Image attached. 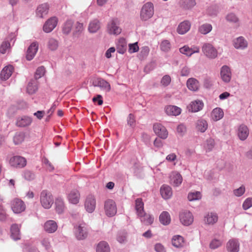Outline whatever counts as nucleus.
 I'll return each mask as SVG.
<instances>
[{"label": "nucleus", "instance_id": "obj_1", "mask_svg": "<svg viewBox=\"0 0 252 252\" xmlns=\"http://www.w3.org/2000/svg\"><path fill=\"white\" fill-rule=\"evenodd\" d=\"M40 201L42 206L46 209H50L54 203V198L52 194L46 190H42L40 195Z\"/></svg>", "mask_w": 252, "mask_h": 252}, {"label": "nucleus", "instance_id": "obj_2", "mask_svg": "<svg viewBox=\"0 0 252 252\" xmlns=\"http://www.w3.org/2000/svg\"><path fill=\"white\" fill-rule=\"evenodd\" d=\"M154 8L152 2H147L143 5L140 11V19L146 21L150 19L154 15Z\"/></svg>", "mask_w": 252, "mask_h": 252}, {"label": "nucleus", "instance_id": "obj_3", "mask_svg": "<svg viewBox=\"0 0 252 252\" xmlns=\"http://www.w3.org/2000/svg\"><path fill=\"white\" fill-rule=\"evenodd\" d=\"M202 51L207 57L210 59H214L218 56L217 49L209 43H206L203 45Z\"/></svg>", "mask_w": 252, "mask_h": 252}, {"label": "nucleus", "instance_id": "obj_4", "mask_svg": "<svg viewBox=\"0 0 252 252\" xmlns=\"http://www.w3.org/2000/svg\"><path fill=\"white\" fill-rule=\"evenodd\" d=\"M74 233L77 240L86 239L88 236V230L85 223H81L75 228Z\"/></svg>", "mask_w": 252, "mask_h": 252}, {"label": "nucleus", "instance_id": "obj_5", "mask_svg": "<svg viewBox=\"0 0 252 252\" xmlns=\"http://www.w3.org/2000/svg\"><path fill=\"white\" fill-rule=\"evenodd\" d=\"M9 163L13 167L21 168L26 165L27 160L22 157L15 156L10 158Z\"/></svg>", "mask_w": 252, "mask_h": 252}, {"label": "nucleus", "instance_id": "obj_6", "mask_svg": "<svg viewBox=\"0 0 252 252\" xmlns=\"http://www.w3.org/2000/svg\"><path fill=\"white\" fill-rule=\"evenodd\" d=\"M104 210L107 216H114L117 213V207L115 202L112 199L106 200L104 204Z\"/></svg>", "mask_w": 252, "mask_h": 252}, {"label": "nucleus", "instance_id": "obj_7", "mask_svg": "<svg viewBox=\"0 0 252 252\" xmlns=\"http://www.w3.org/2000/svg\"><path fill=\"white\" fill-rule=\"evenodd\" d=\"M11 209L14 213H21L25 211L26 205L21 199L15 198L11 202Z\"/></svg>", "mask_w": 252, "mask_h": 252}, {"label": "nucleus", "instance_id": "obj_8", "mask_svg": "<svg viewBox=\"0 0 252 252\" xmlns=\"http://www.w3.org/2000/svg\"><path fill=\"white\" fill-rule=\"evenodd\" d=\"M153 130L155 133L161 139H165L168 137V132L166 128L159 123L154 125Z\"/></svg>", "mask_w": 252, "mask_h": 252}, {"label": "nucleus", "instance_id": "obj_9", "mask_svg": "<svg viewBox=\"0 0 252 252\" xmlns=\"http://www.w3.org/2000/svg\"><path fill=\"white\" fill-rule=\"evenodd\" d=\"M58 19L56 17H52L48 19L43 26V30L45 32H51L56 27Z\"/></svg>", "mask_w": 252, "mask_h": 252}, {"label": "nucleus", "instance_id": "obj_10", "mask_svg": "<svg viewBox=\"0 0 252 252\" xmlns=\"http://www.w3.org/2000/svg\"><path fill=\"white\" fill-rule=\"evenodd\" d=\"M86 211L90 213L94 211L95 208L96 202L95 198L92 195H88L85 200L84 203Z\"/></svg>", "mask_w": 252, "mask_h": 252}, {"label": "nucleus", "instance_id": "obj_11", "mask_svg": "<svg viewBox=\"0 0 252 252\" xmlns=\"http://www.w3.org/2000/svg\"><path fill=\"white\" fill-rule=\"evenodd\" d=\"M38 49L37 42H32L27 49L26 58L27 61H30L33 59Z\"/></svg>", "mask_w": 252, "mask_h": 252}, {"label": "nucleus", "instance_id": "obj_12", "mask_svg": "<svg viewBox=\"0 0 252 252\" xmlns=\"http://www.w3.org/2000/svg\"><path fill=\"white\" fill-rule=\"evenodd\" d=\"M218 220V216L214 212H208L204 215L203 221L205 224L208 225H213Z\"/></svg>", "mask_w": 252, "mask_h": 252}, {"label": "nucleus", "instance_id": "obj_13", "mask_svg": "<svg viewBox=\"0 0 252 252\" xmlns=\"http://www.w3.org/2000/svg\"><path fill=\"white\" fill-rule=\"evenodd\" d=\"M108 32L109 34L118 35L121 32V29L117 25L115 20H112L108 24Z\"/></svg>", "mask_w": 252, "mask_h": 252}, {"label": "nucleus", "instance_id": "obj_14", "mask_svg": "<svg viewBox=\"0 0 252 252\" xmlns=\"http://www.w3.org/2000/svg\"><path fill=\"white\" fill-rule=\"evenodd\" d=\"M14 67L11 64L5 66L0 72V79L2 80H7L11 76Z\"/></svg>", "mask_w": 252, "mask_h": 252}, {"label": "nucleus", "instance_id": "obj_15", "mask_svg": "<svg viewBox=\"0 0 252 252\" xmlns=\"http://www.w3.org/2000/svg\"><path fill=\"white\" fill-rule=\"evenodd\" d=\"M93 84L94 86L99 87L106 92H109L111 89L109 83L102 78H97L94 80Z\"/></svg>", "mask_w": 252, "mask_h": 252}, {"label": "nucleus", "instance_id": "obj_16", "mask_svg": "<svg viewBox=\"0 0 252 252\" xmlns=\"http://www.w3.org/2000/svg\"><path fill=\"white\" fill-rule=\"evenodd\" d=\"M220 77L224 82L226 83L230 82L231 78V73L229 67L227 65H224L221 67Z\"/></svg>", "mask_w": 252, "mask_h": 252}, {"label": "nucleus", "instance_id": "obj_17", "mask_svg": "<svg viewBox=\"0 0 252 252\" xmlns=\"http://www.w3.org/2000/svg\"><path fill=\"white\" fill-rule=\"evenodd\" d=\"M166 114L169 116H178L181 114V109L174 105H168L164 107Z\"/></svg>", "mask_w": 252, "mask_h": 252}, {"label": "nucleus", "instance_id": "obj_18", "mask_svg": "<svg viewBox=\"0 0 252 252\" xmlns=\"http://www.w3.org/2000/svg\"><path fill=\"white\" fill-rule=\"evenodd\" d=\"M58 228L56 222L53 220H49L46 221L44 225V229L45 231L49 233L55 232Z\"/></svg>", "mask_w": 252, "mask_h": 252}, {"label": "nucleus", "instance_id": "obj_19", "mask_svg": "<svg viewBox=\"0 0 252 252\" xmlns=\"http://www.w3.org/2000/svg\"><path fill=\"white\" fill-rule=\"evenodd\" d=\"M160 192L162 198L164 199H169L173 194L171 188L166 185H163L161 187Z\"/></svg>", "mask_w": 252, "mask_h": 252}, {"label": "nucleus", "instance_id": "obj_20", "mask_svg": "<svg viewBox=\"0 0 252 252\" xmlns=\"http://www.w3.org/2000/svg\"><path fill=\"white\" fill-rule=\"evenodd\" d=\"M170 183L174 186L178 187L182 182V177L178 172H173L170 176Z\"/></svg>", "mask_w": 252, "mask_h": 252}, {"label": "nucleus", "instance_id": "obj_21", "mask_svg": "<svg viewBox=\"0 0 252 252\" xmlns=\"http://www.w3.org/2000/svg\"><path fill=\"white\" fill-rule=\"evenodd\" d=\"M49 11V6L47 4L43 3L39 5L36 11V14L37 17L42 18L46 15Z\"/></svg>", "mask_w": 252, "mask_h": 252}, {"label": "nucleus", "instance_id": "obj_22", "mask_svg": "<svg viewBox=\"0 0 252 252\" xmlns=\"http://www.w3.org/2000/svg\"><path fill=\"white\" fill-rule=\"evenodd\" d=\"M138 217L141 222L147 225L152 224L154 220V217L152 215L146 214L145 212L143 214L138 215Z\"/></svg>", "mask_w": 252, "mask_h": 252}, {"label": "nucleus", "instance_id": "obj_23", "mask_svg": "<svg viewBox=\"0 0 252 252\" xmlns=\"http://www.w3.org/2000/svg\"><path fill=\"white\" fill-rule=\"evenodd\" d=\"M180 222L184 225H189V211L187 210H182L179 214Z\"/></svg>", "mask_w": 252, "mask_h": 252}, {"label": "nucleus", "instance_id": "obj_24", "mask_svg": "<svg viewBox=\"0 0 252 252\" xmlns=\"http://www.w3.org/2000/svg\"><path fill=\"white\" fill-rule=\"evenodd\" d=\"M226 248L229 252H238L239 250V244L237 240L232 239L227 242Z\"/></svg>", "mask_w": 252, "mask_h": 252}, {"label": "nucleus", "instance_id": "obj_25", "mask_svg": "<svg viewBox=\"0 0 252 252\" xmlns=\"http://www.w3.org/2000/svg\"><path fill=\"white\" fill-rule=\"evenodd\" d=\"M69 201L72 204H77L80 199V193L76 189H73L68 195Z\"/></svg>", "mask_w": 252, "mask_h": 252}, {"label": "nucleus", "instance_id": "obj_26", "mask_svg": "<svg viewBox=\"0 0 252 252\" xmlns=\"http://www.w3.org/2000/svg\"><path fill=\"white\" fill-rule=\"evenodd\" d=\"M204 106V103L202 100H196L191 102L190 104V110L192 112H197L201 110Z\"/></svg>", "mask_w": 252, "mask_h": 252}, {"label": "nucleus", "instance_id": "obj_27", "mask_svg": "<svg viewBox=\"0 0 252 252\" xmlns=\"http://www.w3.org/2000/svg\"><path fill=\"white\" fill-rule=\"evenodd\" d=\"M249 131L248 127L245 125H241L238 130V136L241 140H245L248 136Z\"/></svg>", "mask_w": 252, "mask_h": 252}, {"label": "nucleus", "instance_id": "obj_28", "mask_svg": "<svg viewBox=\"0 0 252 252\" xmlns=\"http://www.w3.org/2000/svg\"><path fill=\"white\" fill-rule=\"evenodd\" d=\"M223 112L220 108H216L214 109L211 114V117L214 121H217L222 118L223 117Z\"/></svg>", "mask_w": 252, "mask_h": 252}, {"label": "nucleus", "instance_id": "obj_29", "mask_svg": "<svg viewBox=\"0 0 252 252\" xmlns=\"http://www.w3.org/2000/svg\"><path fill=\"white\" fill-rule=\"evenodd\" d=\"M20 227L16 224H14L11 226V237L14 240H19L21 238Z\"/></svg>", "mask_w": 252, "mask_h": 252}, {"label": "nucleus", "instance_id": "obj_30", "mask_svg": "<svg viewBox=\"0 0 252 252\" xmlns=\"http://www.w3.org/2000/svg\"><path fill=\"white\" fill-rule=\"evenodd\" d=\"M32 122V119L28 116H23L19 118L16 122L18 126L25 127L29 126Z\"/></svg>", "mask_w": 252, "mask_h": 252}, {"label": "nucleus", "instance_id": "obj_31", "mask_svg": "<svg viewBox=\"0 0 252 252\" xmlns=\"http://www.w3.org/2000/svg\"><path fill=\"white\" fill-rule=\"evenodd\" d=\"M159 220L162 224L167 225L171 222L170 215L168 212L163 211L159 215Z\"/></svg>", "mask_w": 252, "mask_h": 252}, {"label": "nucleus", "instance_id": "obj_32", "mask_svg": "<svg viewBox=\"0 0 252 252\" xmlns=\"http://www.w3.org/2000/svg\"><path fill=\"white\" fill-rule=\"evenodd\" d=\"M15 38V35L14 34H10L7 37L8 40L7 41H4L2 43L0 46V53L1 54H5L6 51L10 48V43L9 42V39L11 41L13 39Z\"/></svg>", "mask_w": 252, "mask_h": 252}, {"label": "nucleus", "instance_id": "obj_33", "mask_svg": "<svg viewBox=\"0 0 252 252\" xmlns=\"http://www.w3.org/2000/svg\"><path fill=\"white\" fill-rule=\"evenodd\" d=\"M127 44L124 38H120L117 44V51L118 53L123 54L126 50Z\"/></svg>", "mask_w": 252, "mask_h": 252}, {"label": "nucleus", "instance_id": "obj_34", "mask_svg": "<svg viewBox=\"0 0 252 252\" xmlns=\"http://www.w3.org/2000/svg\"><path fill=\"white\" fill-rule=\"evenodd\" d=\"M56 211L58 214H62L65 209V206L63 199L61 197H58L55 200Z\"/></svg>", "mask_w": 252, "mask_h": 252}, {"label": "nucleus", "instance_id": "obj_35", "mask_svg": "<svg viewBox=\"0 0 252 252\" xmlns=\"http://www.w3.org/2000/svg\"><path fill=\"white\" fill-rule=\"evenodd\" d=\"M208 123L205 120L200 119L196 123V128L201 132H204L208 128Z\"/></svg>", "mask_w": 252, "mask_h": 252}, {"label": "nucleus", "instance_id": "obj_36", "mask_svg": "<svg viewBox=\"0 0 252 252\" xmlns=\"http://www.w3.org/2000/svg\"><path fill=\"white\" fill-rule=\"evenodd\" d=\"M248 43L243 37H239L234 41V46L237 49H243L247 47Z\"/></svg>", "mask_w": 252, "mask_h": 252}, {"label": "nucleus", "instance_id": "obj_37", "mask_svg": "<svg viewBox=\"0 0 252 252\" xmlns=\"http://www.w3.org/2000/svg\"><path fill=\"white\" fill-rule=\"evenodd\" d=\"M172 244L173 246L176 248L183 247L184 244L183 237L180 235L174 236L172 239Z\"/></svg>", "mask_w": 252, "mask_h": 252}, {"label": "nucleus", "instance_id": "obj_38", "mask_svg": "<svg viewBox=\"0 0 252 252\" xmlns=\"http://www.w3.org/2000/svg\"><path fill=\"white\" fill-rule=\"evenodd\" d=\"M135 208L136 211L137 216L143 214L144 210V203L141 198H137L135 200Z\"/></svg>", "mask_w": 252, "mask_h": 252}, {"label": "nucleus", "instance_id": "obj_39", "mask_svg": "<svg viewBox=\"0 0 252 252\" xmlns=\"http://www.w3.org/2000/svg\"><path fill=\"white\" fill-rule=\"evenodd\" d=\"M189 30V22L188 21L181 23L178 26L177 32L179 34H183Z\"/></svg>", "mask_w": 252, "mask_h": 252}, {"label": "nucleus", "instance_id": "obj_40", "mask_svg": "<svg viewBox=\"0 0 252 252\" xmlns=\"http://www.w3.org/2000/svg\"><path fill=\"white\" fill-rule=\"evenodd\" d=\"M38 89L37 83L36 80L31 81L27 86V91L29 94L35 93Z\"/></svg>", "mask_w": 252, "mask_h": 252}, {"label": "nucleus", "instance_id": "obj_41", "mask_svg": "<svg viewBox=\"0 0 252 252\" xmlns=\"http://www.w3.org/2000/svg\"><path fill=\"white\" fill-rule=\"evenodd\" d=\"M96 251V252H110L109 245L105 241H101L98 244Z\"/></svg>", "mask_w": 252, "mask_h": 252}, {"label": "nucleus", "instance_id": "obj_42", "mask_svg": "<svg viewBox=\"0 0 252 252\" xmlns=\"http://www.w3.org/2000/svg\"><path fill=\"white\" fill-rule=\"evenodd\" d=\"M100 28V22L97 20L92 21L89 26L88 30L90 32H96Z\"/></svg>", "mask_w": 252, "mask_h": 252}, {"label": "nucleus", "instance_id": "obj_43", "mask_svg": "<svg viewBox=\"0 0 252 252\" xmlns=\"http://www.w3.org/2000/svg\"><path fill=\"white\" fill-rule=\"evenodd\" d=\"M83 31V25L79 22H77L75 29L73 32V36L74 38H78L81 35Z\"/></svg>", "mask_w": 252, "mask_h": 252}, {"label": "nucleus", "instance_id": "obj_44", "mask_svg": "<svg viewBox=\"0 0 252 252\" xmlns=\"http://www.w3.org/2000/svg\"><path fill=\"white\" fill-rule=\"evenodd\" d=\"M73 22L71 20H67L63 24L62 28V31L63 34H68L72 28Z\"/></svg>", "mask_w": 252, "mask_h": 252}, {"label": "nucleus", "instance_id": "obj_45", "mask_svg": "<svg viewBox=\"0 0 252 252\" xmlns=\"http://www.w3.org/2000/svg\"><path fill=\"white\" fill-rule=\"evenodd\" d=\"M150 49L148 46H144L141 48L140 52L139 54L138 57L141 61L143 60L148 56Z\"/></svg>", "mask_w": 252, "mask_h": 252}, {"label": "nucleus", "instance_id": "obj_46", "mask_svg": "<svg viewBox=\"0 0 252 252\" xmlns=\"http://www.w3.org/2000/svg\"><path fill=\"white\" fill-rule=\"evenodd\" d=\"M200 87L199 81L195 78H190V91H196Z\"/></svg>", "mask_w": 252, "mask_h": 252}, {"label": "nucleus", "instance_id": "obj_47", "mask_svg": "<svg viewBox=\"0 0 252 252\" xmlns=\"http://www.w3.org/2000/svg\"><path fill=\"white\" fill-rule=\"evenodd\" d=\"M215 145V142L213 139L211 138L208 139L206 140V143L204 145V148L206 150V151L207 152L211 151L214 148Z\"/></svg>", "mask_w": 252, "mask_h": 252}, {"label": "nucleus", "instance_id": "obj_48", "mask_svg": "<svg viewBox=\"0 0 252 252\" xmlns=\"http://www.w3.org/2000/svg\"><path fill=\"white\" fill-rule=\"evenodd\" d=\"M212 27L209 24H205L201 25L199 28V32L203 34H206L211 31Z\"/></svg>", "mask_w": 252, "mask_h": 252}, {"label": "nucleus", "instance_id": "obj_49", "mask_svg": "<svg viewBox=\"0 0 252 252\" xmlns=\"http://www.w3.org/2000/svg\"><path fill=\"white\" fill-rule=\"evenodd\" d=\"M58 42L57 40L51 38H50L48 41L47 46L48 48L52 50H56L58 47Z\"/></svg>", "mask_w": 252, "mask_h": 252}, {"label": "nucleus", "instance_id": "obj_50", "mask_svg": "<svg viewBox=\"0 0 252 252\" xmlns=\"http://www.w3.org/2000/svg\"><path fill=\"white\" fill-rule=\"evenodd\" d=\"M24 139V134L23 133L18 132L13 137V142L16 145L19 144L23 141Z\"/></svg>", "mask_w": 252, "mask_h": 252}, {"label": "nucleus", "instance_id": "obj_51", "mask_svg": "<svg viewBox=\"0 0 252 252\" xmlns=\"http://www.w3.org/2000/svg\"><path fill=\"white\" fill-rule=\"evenodd\" d=\"M222 241L221 240L214 239L210 243V248L211 249H216L221 246Z\"/></svg>", "mask_w": 252, "mask_h": 252}, {"label": "nucleus", "instance_id": "obj_52", "mask_svg": "<svg viewBox=\"0 0 252 252\" xmlns=\"http://www.w3.org/2000/svg\"><path fill=\"white\" fill-rule=\"evenodd\" d=\"M170 43L167 40L162 41L160 45V49L164 52H168L170 50Z\"/></svg>", "mask_w": 252, "mask_h": 252}, {"label": "nucleus", "instance_id": "obj_53", "mask_svg": "<svg viewBox=\"0 0 252 252\" xmlns=\"http://www.w3.org/2000/svg\"><path fill=\"white\" fill-rule=\"evenodd\" d=\"M45 72V69L44 66H41L38 67L35 73L34 77L36 79H39L41 77Z\"/></svg>", "mask_w": 252, "mask_h": 252}, {"label": "nucleus", "instance_id": "obj_54", "mask_svg": "<svg viewBox=\"0 0 252 252\" xmlns=\"http://www.w3.org/2000/svg\"><path fill=\"white\" fill-rule=\"evenodd\" d=\"M171 77L168 75H164L161 79L160 83L163 86H167L171 82Z\"/></svg>", "mask_w": 252, "mask_h": 252}, {"label": "nucleus", "instance_id": "obj_55", "mask_svg": "<svg viewBox=\"0 0 252 252\" xmlns=\"http://www.w3.org/2000/svg\"><path fill=\"white\" fill-rule=\"evenodd\" d=\"M23 177L29 181L33 180L34 178V174L31 171H25L23 174Z\"/></svg>", "mask_w": 252, "mask_h": 252}, {"label": "nucleus", "instance_id": "obj_56", "mask_svg": "<svg viewBox=\"0 0 252 252\" xmlns=\"http://www.w3.org/2000/svg\"><path fill=\"white\" fill-rule=\"evenodd\" d=\"M201 194L199 191L190 193V201L200 199Z\"/></svg>", "mask_w": 252, "mask_h": 252}, {"label": "nucleus", "instance_id": "obj_57", "mask_svg": "<svg viewBox=\"0 0 252 252\" xmlns=\"http://www.w3.org/2000/svg\"><path fill=\"white\" fill-rule=\"evenodd\" d=\"M252 207V198H247L243 204V208L244 210H247Z\"/></svg>", "mask_w": 252, "mask_h": 252}, {"label": "nucleus", "instance_id": "obj_58", "mask_svg": "<svg viewBox=\"0 0 252 252\" xmlns=\"http://www.w3.org/2000/svg\"><path fill=\"white\" fill-rule=\"evenodd\" d=\"M128 46V51L130 53H135L137 52L139 50V46L138 45L137 42H135L133 44H129Z\"/></svg>", "mask_w": 252, "mask_h": 252}, {"label": "nucleus", "instance_id": "obj_59", "mask_svg": "<svg viewBox=\"0 0 252 252\" xmlns=\"http://www.w3.org/2000/svg\"><path fill=\"white\" fill-rule=\"evenodd\" d=\"M127 122L128 125H129L130 126L134 127L135 126V117L133 114H129L127 119Z\"/></svg>", "mask_w": 252, "mask_h": 252}, {"label": "nucleus", "instance_id": "obj_60", "mask_svg": "<svg viewBox=\"0 0 252 252\" xmlns=\"http://www.w3.org/2000/svg\"><path fill=\"white\" fill-rule=\"evenodd\" d=\"M7 215L6 210L3 206L0 205V220L3 221L6 219Z\"/></svg>", "mask_w": 252, "mask_h": 252}, {"label": "nucleus", "instance_id": "obj_61", "mask_svg": "<svg viewBox=\"0 0 252 252\" xmlns=\"http://www.w3.org/2000/svg\"><path fill=\"white\" fill-rule=\"evenodd\" d=\"M245 191V187L242 186L239 188L234 190V193L236 196H240L244 193Z\"/></svg>", "mask_w": 252, "mask_h": 252}, {"label": "nucleus", "instance_id": "obj_62", "mask_svg": "<svg viewBox=\"0 0 252 252\" xmlns=\"http://www.w3.org/2000/svg\"><path fill=\"white\" fill-rule=\"evenodd\" d=\"M133 168L134 173L138 174L142 171V166L139 162H136L134 164Z\"/></svg>", "mask_w": 252, "mask_h": 252}, {"label": "nucleus", "instance_id": "obj_63", "mask_svg": "<svg viewBox=\"0 0 252 252\" xmlns=\"http://www.w3.org/2000/svg\"><path fill=\"white\" fill-rule=\"evenodd\" d=\"M41 244L45 248L46 250L50 249L51 245L49 240L48 238H44L41 240Z\"/></svg>", "mask_w": 252, "mask_h": 252}, {"label": "nucleus", "instance_id": "obj_64", "mask_svg": "<svg viewBox=\"0 0 252 252\" xmlns=\"http://www.w3.org/2000/svg\"><path fill=\"white\" fill-rule=\"evenodd\" d=\"M155 250L156 252H165L164 246L160 243H157L155 245Z\"/></svg>", "mask_w": 252, "mask_h": 252}]
</instances>
